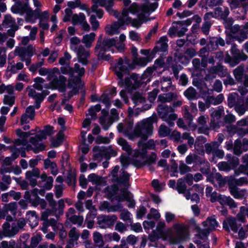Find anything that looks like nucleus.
I'll list each match as a JSON object with an SVG mask.
<instances>
[{"label": "nucleus", "instance_id": "obj_1", "mask_svg": "<svg viewBox=\"0 0 248 248\" xmlns=\"http://www.w3.org/2000/svg\"><path fill=\"white\" fill-rule=\"evenodd\" d=\"M155 7V4H153L150 8H144V6H139L136 3H133L128 10L124 9L121 15H118L115 12V15H113L118 18V21L107 26L106 33L111 35L118 34L120 27L124 24H131L135 28H140L143 23L147 21L145 14L154 11Z\"/></svg>", "mask_w": 248, "mask_h": 248}, {"label": "nucleus", "instance_id": "obj_2", "mask_svg": "<svg viewBox=\"0 0 248 248\" xmlns=\"http://www.w3.org/2000/svg\"><path fill=\"white\" fill-rule=\"evenodd\" d=\"M156 122V119L155 117L144 119L137 124L132 133H130L129 130L132 127L133 124H129L128 126L125 127L123 124L120 123L118 125L117 129L119 132L123 133L130 139L140 137L142 140H145L148 137L153 134V124Z\"/></svg>", "mask_w": 248, "mask_h": 248}, {"label": "nucleus", "instance_id": "obj_3", "mask_svg": "<svg viewBox=\"0 0 248 248\" xmlns=\"http://www.w3.org/2000/svg\"><path fill=\"white\" fill-rule=\"evenodd\" d=\"M80 42V39L77 37H73L70 39V48L76 52L78 61L83 64L87 63V58L89 57V51L85 49L81 45H79Z\"/></svg>", "mask_w": 248, "mask_h": 248}, {"label": "nucleus", "instance_id": "obj_4", "mask_svg": "<svg viewBox=\"0 0 248 248\" xmlns=\"http://www.w3.org/2000/svg\"><path fill=\"white\" fill-rule=\"evenodd\" d=\"M53 133V127L49 125L46 126L44 130L40 131L37 134L36 137L37 138L36 140L33 138H31L30 141L31 144L34 145V147L32 149L28 147L27 150H33L35 153L44 150L45 149V145L42 143H39V141L42 140L46 139L47 136H50Z\"/></svg>", "mask_w": 248, "mask_h": 248}, {"label": "nucleus", "instance_id": "obj_5", "mask_svg": "<svg viewBox=\"0 0 248 248\" xmlns=\"http://www.w3.org/2000/svg\"><path fill=\"white\" fill-rule=\"evenodd\" d=\"M101 39L102 36L100 35L98 41V43L95 47V50L99 51V57L104 59L105 60H108L109 57L108 56H106L104 58H103L101 56L102 52H103L104 50L109 51L110 50V48L113 46L117 48V49L120 51H122L124 48V44H121L120 46H118V44H117L116 40L114 38L105 39L103 41V46H102L100 44H99Z\"/></svg>", "mask_w": 248, "mask_h": 248}, {"label": "nucleus", "instance_id": "obj_6", "mask_svg": "<svg viewBox=\"0 0 248 248\" xmlns=\"http://www.w3.org/2000/svg\"><path fill=\"white\" fill-rule=\"evenodd\" d=\"M133 101L135 105L133 109L131 108H128V113L130 116H137L138 114L136 112L137 109H140V111H143L148 109L150 107L145 105V99L141 94L139 93H135L134 94Z\"/></svg>", "mask_w": 248, "mask_h": 248}, {"label": "nucleus", "instance_id": "obj_7", "mask_svg": "<svg viewBox=\"0 0 248 248\" xmlns=\"http://www.w3.org/2000/svg\"><path fill=\"white\" fill-rule=\"evenodd\" d=\"M204 229L202 231L199 232L198 236L201 237L202 239H206L207 235L211 231L216 229L218 226V223L217 221L214 216L208 217L206 220L203 222Z\"/></svg>", "mask_w": 248, "mask_h": 248}, {"label": "nucleus", "instance_id": "obj_8", "mask_svg": "<svg viewBox=\"0 0 248 248\" xmlns=\"http://www.w3.org/2000/svg\"><path fill=\"white\" fill-rule=\"evenodd\" d=\"M57 75L58 74H55L54 77L52 78V80L48 85H45L44 87L46 89H58L60 92H64L66 89V78L62 75H60L57 78L56 77Z\"/></svg>", "mask_w": 248, "mask_h": 248}, {"label": "nucleus", "instance_id": "obj_9", "mask_svg": "<svg viewBox=\"0 0 248 248\" xmlns=\"http://www.w3.org/2000/svg\"><path fill=\"white\" fill-rule=\"evenodd\" d=\"M157 112L160 117L166 122L174 120L177 116L173 113V110L170 107L167 106L164 104L158 106Z\"/></svg>", "mask_w": 248, "mask_h": 248}, {"label": "nucleus", "instance_id": "obj_10", "mask_svg": "<svg viewBox=\"0 0 248 248\" xmlns=\"http://www.w3.org/2000/svg\"><path fill=\"white\" fill-rule=\"evenodd\" d=\"M16 133L17 135L20 138L25 139L28 138L30 135L32 134L31 132H23L21 129H18L16 130ZM27 141L26 140H17L16 141L15 143V147L12 148V156L14 159L16 158L19 154V151L17 149L16 147L20 145L25 146L26 145Z\"/></svg>", "mask_w": 248, "mask_h": 248}, {"label": "nucleus", "instance_id": "obj_11", "mask_svg": "<svg viewBox=\"0 0 248 248\" xmlns=\"http://www.w3.org/2000/svg\"><path fill=\"white\" fill-rule=\"evenodd\" d=\"M28 95L32 97L35 100V107L38 108L40 107L41 102L43 100L44 96L48 94L49 92L44 90L41 93H37L32 86H29L27 88Z\"/></svg>", "mask_w": 248, "mask_h": 248}, {"label": "nucleus", "instance_id": "obj_12", "mask_svg": "<svg viewBox=\"0 0 248 248\" xmlns=\"http://www.w3.org/2000/svg\"><path fill=\"white\" fill-rule=\"evenodd\" d=\"M155 147V143L153 140H149L146 144L140 141L138 143V149L134 151V155L143 158L146 155V150L153 149Z\"/></svg>", "mask_w": 248, "mask_h": 248}, {"label": "nucleus", "instance_id": "obj_13", "mask_svg": "<svg viewBox=\"0 0 248 248\" xmlns=\"http://www.w3.org/2000/svg\"><path fill=\"white\" fill-rule=\"evenodd\" d=\"M34 53V49L32 46H29L28 48H17L15 50V54L18 55L22 61H26V64L30 63V58Z\"/></svg>", "mask_w": 248, "mask_h": 248}, {"label": "nucleus", "instance_id": "obj_14", "mask_svg": "<svg viewBox=\"0 0 248 248\" xmlns=\"http://www.w3.org/2000/svg\"><path fill=\"white\" fill-rule=\"evenodd\" d=\"M166 227V223L163 221L158 222L156 227V232L159 234V237H161L163 240H168L169 242L172 244H177L179 242L177 240H173L172 238H168V232L164 231L163 229Z\"/></svg>", "mask_w": 248, "mask_h": 248}, {"label": "nucleus", "instance_id": "obj_15", "mask_svg": "<svg viewBox=\"0 0 248 248\" xmlns=\"http://www.w3.org/2000/svg\"><path fill=\"white\" fill-rule=\"evenodd\" d=\"M207 179L213 184L215 186L218 187L223 186L227 182V179L223 178L219 173L208 175Z\"/></svg>", "mask_w": 248, "mask_h": 248}, {"label": "nucleus", "instance_id": "obj_16", "mask_svg": "<svg viewBox=\"0 0 248 248\" xmlns=\"http://www.w3.org/2000/svg\"><path fill=\"white\" fill-rule=\"evenodd\" d=\"M72 19L74 25L79 24L83 30L89 31L90 27L86 20V17L84 14L80 13L78 15H74Z\"/></svg>", "mask_w": 248, "mask_h": 248}, {"label": "nucleus", "instance_id": "obj_17", "mask_svg": "<svg viewBox=\"0 0 248 248\" xmlns=\"http://www.w3.org/2000/svg\"><path fill=\"white\" fill-rule=\"evenodd\" d=\"M236 94H231L228 97V105L230 107H234L235 110L238 113L239 115H243L246 110L243 107L244 101L243 100H240L239 104H241L240 106L238 103H235V98Z\"/></svg>", "mask_w": 248, "mask_h": 248}, {"label": "nucleus", "instance_id": "obj_18", "mask_svg": "<svg viewBox=\"0 0 248 248\" xmlns=\"http://www.w3.org/2000/svg\"><path fill=\"white\" fill-rule=\"evenodd\" d=\"M115 215L111 216H100L98 218V223L102 228H109L112 226L117 220Z\"/></svg>", "mask_w": 248, "mask_h": 248}, {"label": "nucleus", "instance_id": "obj_19", "mask_svg": "<svg viewBox=\"0 0 248 248\" xmlns=\"http://www.w3.org/2000/svg\"><path fill=\"white\" fill-rule=\"evenodd\" d=\"M93 5L96 6L105 7L106 10L110 15H115V11L112 9L113 0H93Z\"/></svg>", "mask_w": 248, "mask_h": 248}, {"label": "nucleus", "instance_id": "obj_20", "mask_svg": "<svg viewBox=\"0 0 248 248\" xmlns=\"http://www.w3.org/2000/svg\"><path fill=\"white\" fill-rule=\"evenodd\" d=\"M128 64L125 60L124 61L120 59L114 67V71L119 78H121L123 76V74L126 72L128 68Z\"/></svg>", "mask_w": 248, "mask_h": 248}, {"label": "nucleus", "instance_id": "obj_21", "mask_svg": "<svg viewBox=\"0 0 248 248\" xmlns=\"http://www.w3.org/2000/svg\"><path fill=\"white\" fill-rule=\"evenodd\" d=\"M139 77L135 75L126 78L125 82L122 83V86L128 89H135L139 86Z\"/></svg>", "mask_w": 248, "mask_h": 248}, {"label": "nucleus", "instance_id": "obj_22", "mask_svg": "<svg viewBox=\"0 0 248 248\" xmlns=\"http://www.w3.org/2000/svg\"><path fill=\"white\" fill-rule=\"evenodd\" d=\"M38 72L41 76L47 75V79L49 80H51L52 78L54 77L55 74H60V70L57 67H54L52 69L41 68L39 69Z\"/></svg>", "mask_w": 248, "mask_h": 248}, {"label": "nucleus", "instance_id": "obj_23", "mask_svg": "<svg viewBox=\"0 0 248 248\" xmlns=\"http://www.w3.org/2000/svg\"><path fill=\"white\" fill-rule=\"evenodd\" d=\"M182 26L181 22H177L173 23L172 27L170 29L169 31V34L170 36L172 37L175 33H177L178 36H181L184 34L186 31L187 29L186 28L183 27L182 30L180 31H178V29Z\"/></svg>", "mask_w": 248, "mask_h": 248}, {"label": "nucleus", "instance_id": "obj_24", "mask_svg": "<svg viewBox=\"0 0 248 248\" xmlns=\"http://www.w3.org/2000/svg\"><path fill=\"white\" fill-rule=\"evenodd\" d=\"M223 228L226 230H229L230 229H231L234 232H236L238 230V226L236 220L232 217H228L224 221Z\"/></svg>", "mask_w": 248, "mask_h": 248}, {"label": "nucleus", "instance_id": "obj_25", "mask_svg": "<svg viewBox=\"0 0 248 248\" xmlns=\"http://www.w3.org/2000/svg\"><path fill=\"white\" fill-rule=\"evenodd\" d=\"M217 202L222 205H228L231 208H235L237 206L236 203L231 198L225 195H219L218 197Z\"/></svg>", "mask_w": 248, "mask_h": 248}, {"label": "nucleus", "instance_id": "obj_26", "mask_svg": "<svg viewBox=\"0 0 248 248\" xmlns=\"http://www.w3.org/2000/svg\"><path fill=\"white\" fill-rule=\"evenodd\" d=\"M26 218L31 228L38 225V218L34 211H29L26 214Z\"/></svg>", "mask_w": 248, "mask_h": 248}, {"label": "nucleus", "instance_id": "obj_27", "mask_svg": "<svg viewBox=\"0 0 248 248\" xmlns=\"http://www.w3.org/2000/svg\"><path fill=\"white\" fill-rule=\"evenodd\" d=\"M229 188L231 194L236 199H241L247 195V192L245 190H241L239 188L229 186Z\"/></svg>", "mask_w": 248, "mask_h": 248}, {"label": "nucleus", "instance_id": "obj_28", "mask_svg": "<svg viewBox=\"0 0 248 248\" xmlns=\"http://www.w3.org/2000/svg\"><path fill=\"white\" fill-rule=\"evenodd\" d=\"M29 6L27 4L22 5L19 2H16L15 4L11 7V11L13 13L19 14L20 15H23L26 11V8Z\"/></svg>", "mask_w": 248, "mask_h": 248}, {"label": "nucleus", "instance_id": "obj_29", "mask_svg": "<svg viewBox=\"0 0 248 248\" xmlns=\"http://www.w3.org/2000/svg\"><path fill=\"white\" fill-rule=\"evenodd\" d=\"M95 37V34L91 32L89 34H86L83 36L82 42L85 45L86 47L90 48L92 46V43L94 41Z\"/></svg>", "mask_w": 248, "mask_h": 248}, {"label": "nucleus", "instance_id": "obj_30", "mask_svg": "<svg viewBox=\"0 0 248 248\" xmlns=\"http://www.w3.org/2000/svg\"><path fill=\"white\" fill-rule=\"evenodd\" d=\"M35 14H36V13L35 12V11H33L30 6L26 8V11L24 13V14H25V18L26 22L34 23L36 19L35 16Z\"/></svg>", "mask_w": 248, "mask_h": 248}, {"label": "nucleus", "instance_id": "obj_31", "mask_svg": "<svg viewBox=\"0 0 248 248\" xmlns=\"http://www.w3.org/2000/svg\"><path fill=\"white\" fill-rule=\"evenodd\" d=\"M100 210H107L108 212H116L119 211L121 207L120 205L112 206L110 205L107 202H104L99 207Z\"/></svg>", "mask_w": 248, "mask_h": 248}, {"label": "nucleus", "instance_id": "obj_32", "mask_svg": "<svg viewBox=\"0 0 248 248\" xmlns=\"http://www.w3.org/2000/svg\"><path fill=\"white\" fill-rule=\"evenodd\" d=\"M34 84L33 85V87L38 90V91H43V89H46L45 88V85H48V84H45V80L43 78L41 77H37L34 79Z\"/></svg>", "mask_w": 248, "mask_h": 248}, {"label": "nucleus", "instance_id": "obj_33", "mask_svg": "<svg viewBox=\"0 0 248 248\" xmlns=\"http://www.w3.org/2000/svg\"><path fill=\"white\" fill-rule=\"evenodd\" d=\"M176 98V94H174L172 93H168L159 95L158 100L160 102L164 103L167 102H170Z\"/></svg>", "mask_w": 248, "mask_h": 248}, {"label": "nucleus", "instance_id": "obj_34", "mask_svg": "<svg viewBox=\"0 0 248 248\" xmlns=\"http://www.w3.org/2000/svg\"><path fill=\"white\" fill-rule=\"evenodd\" d=\"M122 194L119 196L118 200L119 202L126 201L132 203V196L126 189H124L122 191Z\"/></svg>", "mask_w": 248, "mask_h": 248}, {"label": "nucleus", "instance_id": "obj_35", "mask_svg": "<svg viewBox=\"0 0 248 248\" xmlns=\"http://www.w3.org/2000/svg\"><path fill=\"white\" fill-rule=\"evenodd\" d=\"M176 189L179 193L187 194L188 192H186V185L185 181L183 179H179L177 183Z\"/></svg>", "mask_w": 248, "mask_h": 248}, {"label": "nucleus", "instance_id": "obj_36", "mask_svg": "<svg viewBox=\"0 0 248 248\" xmlns=\"http://www.w3.org/2000/svg\"><path fill=\"white\" fill-rule=\"evenodd\" d=\"M168 39L166 36H162L157 43V47L162 51H165L168 47Z\"/></svg>", "mask_w": 248, "mask_h": 248}, {"label": "nucleus", "instance_id": "obj_37", "mask_svg": "<svg viewBox=\"0 0 248 248\" xmlns=\"http://www.w3.org/2000/svg\"><path fill=\"white\" fill-rule=\"evenodd\" d=\"M96 216L95 211L93 212V214L88 213L87 215L86 222L87 223V226L89 229H92L94 225L93 219Z\"/></svg>", "mask_w": 248, "mask_h": 248}, {"label": "nucleus", "instance_id": "obj_38", "mask_svg": "<svg viewBox=\"0 0 248 248\" xmlns=\"http://www.w3.org/2000/svg\"><path fill=\"white\" fill-rule=\"evenodd\" d=\"M104 147H100L96 146L93 148V155L96 159H101L104 158Z\"/></svg>", "mask_w": 248, "mask_h": 248}, {"label": "nucleus", "instance_id": "obj_39", "mask_svg": "<svg viewBox=\"0 0 248 248\" xmlns=\"http://www.w3.org/2000/svg\"><path fill=\"white\" fill-rule=\"evenodd\" d=\"M69 236L70 238V243L73 245L78 240L79 238V233L77 232L75 228H73L71 229L69 233Z\"/></svg>", "mask_w": 248, "mask_h": 248}, {"label": "nucleus", "instance_id": "obj_40", "mask_svg": "<svg viewBox=\"0 0 248 248\" xmlns=\"http://www.w3.org/2000/svg\"><path fill=\"white\" fill-rule=\"evenodd\" d=\"M35 12L36 13L38 18L39 19V22L48 20L49 14L47 11L40 12L38 10H35Z\"/></svg>", "mask_w": 248, "mask_h": 248}, {"label": "nucleus", "instance_id": "obj_41", "mask_svg": "<svg viewBox=\"0 0 248 248\" xmlns=\"http://www.w3.org/2000/svg\"><path fill=\"white\" fill-rule=\"evenodd\" d=\"M118 144L122 146L123 149L127 153L130 154L131 152V148L127 141L123 138H120L117 140Z\"/></svg>", "mask_w": 248, "mask_h": 248}, {"label": "nucleus", "instance_id": "obj_42", "mask_svg": "<svg viewBox=\"0 0 248 248\" xmlns=\"http://www.w3.org/2000/svg\"><path fill=\"white\" fill-rule=\"evenodd\" d=\"M101 109V106L100 105L97 104L94 106L91 107L89 109V112L87 116H90L91 119L94 118L96 116V113L99 111Z\"/></svg>", "mask_w": 248, "mask_h": 248}, {"label": "nucleus", "instance_id": "obj_43", "mask_svg": "<svg viewBox=\"0 0 248 248\" xmlns=\"http://www.w3.org/2000/svg\"><path fill=\"white\" fill-rule=\"evenodd\" d=\"M120 218L125 222H127L129 223H132V217L131 214L127 210H124L121 213L120 215Z\"/></svg>", "mask_w": 248, "mask_h": 248}, {"label": "nucleus", "instance_id": "obj_44", "mask_svg": "<svg viewBox=\"0 0 248 248\" xmlns=\"http://www.w3.org/2000/svg\"><path fill=\"white\" fill-rule=\"evenodd\" d=\"M15 20L10 15H6L3 21L2 25L6 27H14Z\"/></svg>", "mask_w": 248, "mask_h": 248}, {"label": "nucleus", "instance_id": "obj_45", "mask_svg": "<svg viewBox=\"0 0 248 248\" xmlns=\"http://www.w3.org/2000/svg\"><path fill=\"white\" fill-rule=\"evenodd\" d=\"M117 155V152L114 150L111 147H104V156L105 158H109L111 156Z\"/></svg>", "mask_w": 248, "mask_h": 248}, {"label": "nucleus", "instance_id": "obj_46", "mask_svg": "<svg viewBox=\"0 0 248 248\" xmlns=\"http://www.w3.org/2000/svg\"><path fill=\"white\" fill-rule=\"evenodd\" d=\"M93 241L98 247H101L104 245V241L102 235L98 232H94L93 233Z\"/></svg>", "mask_w": 248, "mask_h": 248}, {"label": "nucleus", "instance_id": "obj_47", "mask_svg": "<svg viewBox=\"0 0 248 248\" xmlns=\"http://www.w3.org/2000/svg\"><path fill=\"white\" fill-rule=\"evenodd\" d=\"M158 135L161 137H165L170 133V130L166 125L161 124L158 129Z\"/></svg>", "mask_w": 248, "mask_h": 248}, {"label": "nucleus", "instance_id": "obj_48", "mask_svg": "<svg viewBox=\"0 0 248 248\" xmlns=\"http://www.w3.org/2000/svg\"><path fill=\"white\" fill-rule=\"evenodd\" d=\"M105 239L107 241H115L118 242L120 240V236L117 233L114 232L112 233L106 234Z\"/></svg>", "mask_w": 248, "mask_h": 248}, {"label": "nucleus", "instance_id": "obj_49", "mask_svg": "<svg viewBox=\"0 0 248 248\" xmlns=\"http://www.w3.org/2000/svg\"><path fill=\"white\" fill-rule=\"evenodd\" d=\"M88 180L89 182L95 185H99L102 181L101 177L94 173L90 174L88 177Z\"/></svg>", "mask_w": 248, "mask_h": 248}, {"label": "nucleus", "instance_id": "obj_50", "mask_svg": "<svg viewBox=\"0 0 248 248\" xmlns=\"http://www.w3.org/2000/svg\"><path fill=\"white\" fill-rule=\"evenodd\" d=\"M245 216H247L248 217V208L242 207L240 208V212L237 215V217L239 220L243 221Z\"/></svg>", "mask_w": 248, "mask_h": 248}, {"label": "nucleus", "instance_id": "obj_51", "mask_svg": "<svg viewBox=\"0 0 248 248\" xmlns=\"http://www.w3.org/2000/svg\"><path fill=\"white\" fill-rule=\"evenodd\" d=\"M84 84L82 83L80 79L78 78L76 79L75 82L74 83V85H73L70 81L69 82V85L70 87H72L74 88V93H76L78 92L77 88H81L83 86Z\"/></svg>", "mask_w": 248, "mask_h": 248}, {"label": "nucleus", "instance_id": "obj_52", "mask_svg": "<svg viewBox=\"0 0 248 248\" xmlns=\"http://www.w3.org/2000/svg\"><path fill=\"white\" fill-rule=\"evenodd\" d=\"M63 131L62 129H61L57 135V140L56 141H54L52 142V145L53 147H58L62 142V139L64 137Z\"/></svg>", "mask_w": 248, "mask_h": 248}, {"label": "nucleus", "instance_id": "obj_53", "mask_svg": "<svg viewBox=\"0 0 248 248\" xmlns=\"http://www.w3.org/2000/svg\"><path fill=\"white\" fill-rule=\"evenodd\" d=\"M184 94L188 99H192L196 97V92L193 88L190 87L185 92Z\"/></svg>", "mask_w": 248, "mask_h": 248}, {"label": "nucleus", "instance_id": "obj_54", "mask_svg": "<svg viewBox=\"0 0 248 248\" xmlns=\"http://www.w3.org/2000/svg\"><path fill=\"white\" fill-rule=\"evenodd\" d=\"M40 175V170L38 168H34L31 171H28L26 173V179H30L34 176L39 177Z\"/></svg>", "mask_w": 248, "mask_h": 248}, {"label": "nucleus", "instance_id": "obj_55", "mask_svg": "<svg viewBox=\"0 0 248 248\" xmlns=\"http://www.w3.org/2000/svg\"><path fill=\"white\" fill-rule=\"evenodd\" d=\"M161 84L162 90L165 91L170 88L171 82L170 78H165L161 80Z\"/></svg>", "mask_w": 248, "mask_h": 248}, {"label": "nucleus", "instance_id": "obj_56", "mask_svg": "<svg viewBox=\"0 0 248 248\" xmlns=\"http://www.w3.org/2000/svg\"><path fill=\"white\" fill-rule=\"evenodd\" d=\"M4 208L5 209L7 213L8 211H10L14 215L16 214L17 207L16 203L11 202L8 204H7L4 206Z\"/></svg>", "mask_w": 248, "mask_h": 248}, {"label": "nucleus", "instance_id": "obj_57", "mask_svg": "<svg viewBox=\"0 0 248 248\" xmlns=\"http://www.w3.org/2000/svg\"><path fill=\"white\" fill-rule=\"evenodd\" d=\"M69 220L74 224H78L79 226H81L83 222V217L82 216H73L70 217Z\"/></svg>", "mask_w": 248, "mask_h": 248}, {"label": "nucleus", "instance_id": "obj_58", "mask_svg": "<svg viewBox=\"0 0 248 248\" xmlns=\"http://www.w3.org/2000/svg\"><path fill=\"white\" fill-rule=\"evenodd\" d=\"M147 217L149 219L151 218L159 219L161 217V215L157 210L152 208L150 213L147 215Z\"/></svg>", "mask_w": 248, "mask_h": 248}, {"label": "nucleus", "instance_id": "obj_59", "mask_svg": "<svg viewBox=\"0 0 248 248\" xmlns=\"http://www.w3.org/2000/svg\"><path fill=\"white\" fill-rule=\"evenodd\" d=\"M100 124L103 126V128L107 130L112 124V122L109 119H107L105 117L101 118L100 119Z\"/></svg>", "mask_w": 248, "mask_h": 248}, {"label": "nucleus", "instance_id": "obj_60", "mask_svg": "<svg viewBox=\"0 0 248 248\" xmlns=\"http://www.w3.org/2000/svg\"><path fill=\"white\" fill-rule=\"evenodd\" d=\"M71 56L69 53L67 52H65L64 54V56L62 58H61L59 60V63L63 65L65 64H67L68 62L71 59Z\"/></svg>", "mask_w": 248, "mask_h": 248}, {"label": "nucleus", "instance_id": "obj_61", "mask_svg": "<svg viewBox=\"0 0 248 248\" xmlns=\"http://www.w3.org/2000/svg\"><path fill=\"white\" fill-rule=\"evenodd\" d=\"M152 186L154 188L155 191H161L163 187L165 186L164 184H160L157 180L155 179L152 181Z\"/></svg>", "mask_w": 248, "mask_h": 248}, {"label": "nucleus", "instance_id": "obj_62", "mask_svg": "<svg viewBox=\"0 0 248 248\" xmlns=\"http://www.w3.org/2000/svg\"><path fill=\"white\" fill-rule=\"evenodd\" d=\"M26 114L28 115V118L30 120L33 119L34 117V108L33 106H30L26 110Z\"/></svg>", "mask_w": 248, "mask_h": 248}, {"label": "nucleus", "instance_id": "obj_63", "mask_svg": "<svg viewBox=\"0 0 248 248\" xmlns=\"http://www.w3.org/2000/svg\"><path fill=\"white\" fill-rule=\"evenodd\" d=\"M90 22L93 30H96L99 28V23L94 16L92 15L91 16Z\"/></svg>", "mask_w": 248, "mask_h": 248}, {"label": "nucleus", "instance_id": "obj_64", "mask_svg": "<svg viewBox=\"0 0 248 248\" xmlns=\"http://www.w3.org/2000/svg\"><path fill=\"white\" fill-rule=\"evenodd\" d=\"M218 169L222 171H229L231 169L230 165L225 162H221L218 163Z\"/></svg>", "mask_w": 248, "mask_h": 248}]
</instances>
